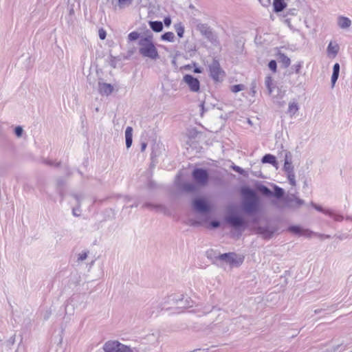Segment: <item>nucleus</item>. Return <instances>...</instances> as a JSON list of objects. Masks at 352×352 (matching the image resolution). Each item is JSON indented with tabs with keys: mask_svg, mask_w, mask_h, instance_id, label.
Wrapping results in <instances>:
<instances>
[{
	"mask_svg": "<svg viewBox=\"0 0 352 352\" xmlns=\"http://www.w3.org/2000/svg\"><path fill=\"white\" fill-rule=\"evenodd\" d=\"M243 196V208L248 214H252L257 211L258 206V197L252 189L245 187L241 189Z\"/></svg>",
	"mask_w": 352,
	"mask_h": 352,
	"instance_id": "obj_1",
	"label": "nucleus"
},
{
	"mask_svg": "<svg viewBox=\"0 0 352 352\" xmlns=\"http://www.w3.org/2000/svg\"><path fill=\"white\" fill-rule=\"evenodd\" d=\"M283 204H279L275 201H273L272 204L276 206V208L280 209H283L285 208L297 209L305 204L304 200L298 198L294 194H288L285 196L283 197Z\"/></svg>",
	"mask_w": 352,
	"mask_h": 352,
	"instance_id": "obj_2",
	"label": "nucleus"
},
{
	"mask_svg": "<svg viewBox=\"0 0 352 352\" xmlns=\"http://www.w3.org/2000/svg\"><path fill=\"white\" fill-rule=\"evenodd\" d=\"M196 30L205 37L209 42L214 43L217 42L218 36L213 29L207 23H202L199 20L195 21Z\"/></svg>",
	"mask_w": 352,
	"mask_h": 352,
	"instance_id": "obj_3",
	"label": "nucleus"
},
{
	"mask_svg": "<svg viewBox=\"0 0 352 352\" xmlns=\"http://www.w3.org/2000/svg\"><path fill=\"white\" fill-rule=\"evenodd\" d=\"M214 257L220 261H224L232 265L239 266L241 265L244 260V257L241 255H238L234 252H229L220 254Z\"/></svg>",
	"mask_w": 352,
	"mask_h": 352,
	"instance_id": "obj_4",
	"label": "nucleus"
},
{
	"mask_svg": "<svg viewBox=\"0 0 352 352\" xmlns=\"http://www.w3.org/2000/svg\"><path fill=\"white\" fill-rule=\"evenodd\" d=\"M105 352H133V350L118 341H109L103 346Z\"/></svg>",
	"mask_w": 352,
	"mask_h": 352,
	"instance_id": "obj_5",
	"label": "nucleus"
},
{
	"mask_svg": "<svg viewBox=\"0 0 352 352\" xmlns=\"http://www.w3.org/2000/svg\"><path fill=\"white\" fill-rule=\"evenodd\" d=\"M210 76L215 81L223 80L225 73L221 69L218 60L213 59L212 63L208 65Z\"/></svg>",
	"mask_w": 352,
	"mask_h": 352,
	"instance_id": "obj_6",
	"label": "nucleus"
},
{
	"mask_svg": "<svg viewBox=\"0 0 352 352\" xmlns=\"http://www.w3.org/2000/svg\"><path fill=\"white\" fill-rule=\"evenodd\" d=\"M194 180L200 186H204L208 184L209 175L203 168H195L192 173Z\"/></svg>",
	"mask_w": 352,
	"mask_h": 352,
	"instance_id": "obj_7",
	"label": "nucleus"
},
{
	"mask_svg": "<svg viewBox=\"0 0 352 352\" xmlns=\"http://www.w3.org/2000/svg\"><path fill=\"white\" fill-rule=\"evenodd\" d=\"M183 80L188 85L191 91L197 92L199 90L200 83L197 78L190 74H186Z\"/></svg>",
	"mask_w": 352,
	"mask_h": 352,
	"instance_id": "obj_8",
	"label": "nucleus"
},
{
	"mask_svg": "<svg viewBox=\"0 0 352 352\" xmlns=\"http://www.w3.org/2000/svg\"><path fill=\"white\" fill-rule=\"evenodd\" d=\"M140 54L145 57L155 59L158 56L155 45H143L140 49Z\"/></svg>",
	"mask_w": 352,
	"mask_h": 352,
	"instance_id": "obj_9",
	"label": "nucleus"
},
{
	"mask_svg": "<svg viewBox=\"0 0 352 352\" xmlns=\"http://www.w3.org/2000/svg\"><path fill=\"white\" fill-rule=\"evenodd\" d=\"M193 208L199 212H207L210 208L205 200L202 199H196L193 201Z\"/></svg>",
	"mask_w": 352,
	"mask_h": 352,
	"instance_id": "obj_10",
	"label": "nucleus"
},
{
	"mask_svg": "<svg viewBox=\"0 0 352 352\" xmlns=\"http://www.w3.org/2000/svg\"><path fill=\"white\" fill-rule=\"evenodd\" d=\"M226 221L235 228H239L245 224V221L242 217L234 214L227 217Z\"/></svg>",
	"mask_w": 352,
	"mask_h": 352,
	"instance_id": "obj_11",
	"label": "nucleus"
},
{
	"mask_svg": "<svg viewBox=\"0 0 352 352\" xmlns=\"http://www.w3.org/2000/svg\"><path fill=\"white\" fill-rule=\"evenodd\" d=\"M257 231L258 233L261 234L264 239H270L273 236L276 229L268 226H260L257 228Z\"/></svg>",
	"mask_w": 352,
	"mask_h": 352,
	"instance_id": "obj_12",
	"label": "nucleus"
},
{
	"mask_svg": "<svg viewBox=\"0 0 352 352\" xmlns=\"http://www.w3.org/2000/svg\"><path fill=\"white\" fill-rule=\"evenodd\" d=\"M98 92L102 96H109L113 91V87L109 83L98 82Z\"/></svg>",
	"mask_w": 352,
	"mask_h": 352,
	"instance_id": "obj_13",
	"label": "nucleus"
},
{
	"mask_svg": "<svg viewBox=\"0 0 352 352\" xmlns=\"http://www.w3.org/2000/svg\"><path fill=\"white\" fill-rule=\"evenodd\" d=\"M138 44H154L152 32L149 30H147L144 32V35L140 36Z\"/></svg>",
	"mask_w": 352,
	"mask_h": 352,
	"instance_id": "obj_14",
	"label": "nucleus"
},
{
	"mask_svg": "<svg viewBox=\"0 0 352 352\" xmlns=\"http://www.w3.org/2000/svg\"><path fill=\"white\" fill-rule=\"evenodd\" d=\"M287 7V3L284 0H274L273 10L276 13L283 12Z\"/></svg>",
	"mask_w": 352,
	"mask_h": 352,
	"instance_id": "obj_15",
	"label": "nucleus"
},
{
	"mask_svg": "<svg viewBox=\"0 0 352 352\" xmlns=\"http://www.w3.org/2000/svg\"><path fill=\"white\" fill-rule=\"evenodd\" d=\"M338 25L342 29H346L351 25V21L349 18L340 16L338 18Z\"/></svg>",
	"mask_w": 352,
	"mask_h": 352,
	"instance_id": "obj_16",
	"label": "nucleus"
},
{
	"mask_svg": "<svg viewBox=\"0 0 352 352\" xmlns=\"http://www.w3.org/2000/svg\"><path fill=\"white\" fill-rule=\"evenodd\" d=\"M339 45H328L327 54L329 58H334L339 52Z\"/></svg>",
	"mask_w": 352,
	"mask_h": 352,
	"instance_id": "obj_17",
	"label": "nucleus"
},
{
	"mask_svg": "<svg viewBox=\"0 0 352 352\" xmlns=\"http://www.w3.org/2000/svg\"><path fill=\"white\" fill-rule=\"evenodd\" d=\"M265 85L267 89L268 95H270V96L272 95L273 89L275 88V86H274L273 79H272V76H267L265 77Z\"/></svg>",
	"mask_w": 352,
	"mask_h": 352,
	"instance_id": "obj_18",
	"label": "nucleus"
},
{
	"mask_svg": "<svg viewBox=\"0 0 352 352\" xmlns=\"http://www.w3.org/2000/svg\"><path fill=\"white\" fill-rule=\"evenodd\" d=\"M278 56V60L279 63H280L285 68H287L289 67V65L291 63L290 58H288L287 56H285L284 54L279 52L277 54Z\"/></svg>",
	"mask_w": 352,
	"mask_h": 352,
	"instance_id": "obj_19",
	"label": "nucleus"
},
{
	"mask_svg": "<svg viewBox=\"0 0 352 352\" xmlns=\"http://www.w3.org/2000/svg\"><path fill=\"white\" fill-rule=\"evenodd\" d=\"M133 129L131 126H127L125 131V139H126V146L127 148L131 147L132 144V137H133Z\"/></svg>",
	"mask_w": 352,
	"mask_h": 352,
	"instance_id": "obj_20",
	"label": "nucleus"
},
{
	"mask_svg": "<svg viewBox=\"0 0 352 352\" xmlns=\"http://www.w3.org/2000/svg\"><path fill=\"white\" fill-rule=\"evenodd\" d=\"M149 25L151 30L155 32H160L163 30V23L160 21H151Z\"/></svg>",
	"mask_w": 352,
	"mask_h": 352,
	"instance_id": "obj_21",
	"label": "nucleus"
},
{
	"mask_svg": "<svg viewBox=\"0 0 352 352\" xmlns=\"http://www.w3.org/2000/svg\"><path fill=\"white\" fill-rule=\"evenodd\" d=\"M339 73H340V65L339 63H336L334 64L333 65V74H332V76H331V84H332V87H334L338 78V76H339Z\"/></svg>",
	"mask_w": 352,
	"mask_h": 352,
	"instance_id": "obj_22",
	"label": "nucleus"
},
{
	"mask_svg": "<svg viewBox=\"0 0 352 352\" xmlns=\"http://www.w3.org/2000/svg\"><path fill=\"white\" fill-rule=\"evenodd\" d=\"M298 10L295 8L289 9L286 14L283 16V21L288 26H290V19L288 18V16H296L297 14Z\"/></svg>",
	"mask_w": 352,
	"mask_h": 352,
	"instance_id": "obj_23",
	"label": "nucleus"
},
{
	"mask_svg": "<svg viewBox=\"0 0 352 352\" xmlns=\"http://www.w3.org/2000/svg\"><path fill=\"white\" fill-rule=\"evenodd\" d=\"M263 163H268L271 164L273 166H276L277 164L276 157L271 154H266L262 158Z\"/></svg>",
	"mask_w": 352,
	"mask_h": 352,
	"instance_id": "obj_24",
	"label": "nucleus"
},
{
	"mask_svg": "<svg viewBox=\"0 0 352 352\" xmlns=\"http://www.w3.org/2000/svg\"><path fill=\"white\" fill-rule=\"evenodd\" d=\"M144 208H154L156 209L157 211L162 212L164 214L168 213V210L165 206L163 205H157V206H153L150 204H145L143 205Z\"/></svg>",
	"mask_w": 352,
	"mask_h": 352,
	"instance_id": "obj_25",
	"label": "nucleus"
},
{
	"mask_svg": "<svg viewBox=\"0 0 352 352\" xmlns=\"http://www.w3.org/2000/svg\"><path fill=\"white\" fill-rule=\"evenodd\" d=\"M298 109L299 108L297 102H291L289 103L288 113L290 114L291 116H293L297 113Z\"/></svg>",
	"mask_w": 352,
	"mask_h": 352,
	"instance_id": "obj_26",
	"label": "nucleus"
},
{
	"mask_svg": "<svg viewBox=\"0 0 352 352\" xmlns=\"http://www.w3.org/2000/svg\"><path fill=\"white\" fill-rule=\"evenodd\" d=\"M283 168L286 173L294 172V166L292 165V161L288 160L287 154H286L285 155V160Z\"/></svg>",
	"mask_w": 352,
	"mask_h": 352,
	"instance_id": "obj_27",
	"label": "nucleus"
},
{
	"mask_svg": "<svg viewBox=\"0 0 352 352\" xmlns=\"http://www.w3.org/2000/svg\"><path fill=\"white\" fill-rule=\"evenodd\" d=\"M174 28H175V32H177V36L179 38H182L184 36V25L181 22H179V23H175L174 25Z\"/></svg>",
	"mask_w": 352,
	"mask_h": 352,
	"instance_id": "obj_28",
	"label": "nucleus"
},
{
	"mask_svg": "<svg viewBox=\"0 0 352 352\" xmlns=\"http://www.w3.org/2000/svg\"><path fill=\"white\" fill-rule=\"evenodd\" d=\"M257 189L259 192H261L263 195L265 196L271 197L273 195L272 191L264 185L258 186Z\"/></svg>",
	"mask_w": 352,
	"mask_h": 352,
	"instance_id": "obj_29",
	"label": "nucleus"
},
{
	"mask_svg": "<svg viewBox=\"0 0 352 352\" xmlns=\"http://www.w3.org/2000/svg\"><path fill=\"white\" fill-rule=\"evenodd\" d=\"M161 39L164 41L173 42L175 38L174 33L172 32H166L161 35Z\"/></svg>",
	"mask_w": 352,
	"mask_h": 352,
	"instance_id": "obj_30",
	"label": "nucleus"
},
{
	"mask_svg": "<svg viewBox=\"0 0 352 352\" xmlns=\"http://www.w3.org/2000/svg\"><path fill=\"white\" fill-rule=\"evenodd\" d=\"M325 214L332 217L336 221H342L343 220V217L341 214H336L330 210L329 211H325Z\"/></svg>",
	"mask_w": 352,
	"mask_h": 352,
	"instance_id": "obj_31",
	"label": "nucleus"
},
{
	"mask_svg": "<svg viewBox=\"0 0 352 352\" xmlns=\"http://www.w3.org/2000/svg\"><path fill=\"white\" fill-rule=\"evenodd\" d=\"M274 192L273 195L276 198L279 199L283 197L284 195V190L282 188L278 187V186H274Z\"/></svg>",
	"mask_w": 352,
	"mask_h": 352,
	"instance_id": "obj_32",
	"label": "nucleus"
},
{
	"mask_svg": "<svg viewBox=\"0 0 352 352\" xmlns=\"http://www.w3.org/2000/svg\"><path fill=\"white\" fill-rule=\"evenodd\" d=\"M138 38H140V34L138 32H132L128 35V39L129 42H134Z\"/></svg>",
	"mask_w": 352,
	"mask_h": 352,
	"instance_id": "obj_33",
	"label": "nucleus"
},
{
	"mask_svg": "<svg viewBox=\"0 0 352 352\" xmlns=\"http://www.w3.org/2000/svg\"><path fill=\"white\" fill-rule=\"evenodd\" d=\"M289 230L293 233L301 234L302 235H307V233L309 232L308 230L301 232V228L298 226H291V227H289Z\"/></svg>",
	"mask_w": 352,
	"mask_h": 352,
	"instance_id": "obj_34",
	"label": "nucleus"
},
{
	"mask_svg": "<svg viewBox=\"0 0 352 352\" xmlns=\"http://www.w3.org/2000/svg\"><path fill=\"white\" fill-rule=\"evenodd\" d=\"M195 189V185L192 183H185L183 184V190L186 192H193Z\"/></svg>",
	"mask_w": 352,
	"mask_h": 352,
	"instance_id": "obj_35",
	"label": "nucleus"
},
{
	"mask_svg": "<svg viewBox=\"0 0 352 352\" xmlns=\"http://www.w3.org/2000/svg\"><path fill=\"white\" fill-rule=\"evenodd\" d=\"M287 173V177L289 182V184L292 186H295L296 185V179H295L294 172H289V173Z\"/></svg>",
	"mask_w": 352,
	"mask_h": 352,
	"instance_id": "obj_36",
	"label": "nucleus"
},
{
	"mask_svg": "<svg viewBox=\"0 0 352 352\" xmlns=\"http://www.w3.org/2000/svg\"><path fill=\"white\" fill-rule=\"evenodd\" d=\"M268 67L273 72H276L277 64H276V60H270L268 64Z\"/></svg>",
	"mask_w": 352,
	"mask_h": 352,
	"instance_id": "obj_37",
	"label": "nucleus"
},
{
	"mask_svg": "<svg viewBox=\"0 0 352 352\" xmlns=\"http://www.w3.org/2000/svg\"><path fill=\"white\" fill-rule=\"evenodd\" d=\"M311 206L314 208L316 210H317L319 212H323L325 214V211H329V210H327V209H323L320 206H318L317 204H316L315 203H314L313 201H311L310 203Z\"/></svg>",
	"mask_w": 352,
	"mask_h": 352,
	"instance_id": "obj_38",
	"label": "nucleus"
},
{
	"mask_svg": "<svg viewBox=\"0 0 352 352\" xmlns=\"http://www.w3.org/2000/svg\"><path fill=\"white\" fill-rule=\"evenodd\" d=\"M89 252H83L82 253H80L78 256L77 261L78 262H82L85 261L87 258Z\"/></svg>",
	"mask_w": 352,
	"mask_h": 352,
	"instance_id": "obj_39",
	"label": "nucleus"
},
{
	"mask_svg": "<svg viewBox=\"0 0 352 352\" xmlns=\"http://www.w3.org/2000/svg\"><path fill=\"white\" fill-rule=\"evenodd\" d=\"M133 0H118V6L120 8H123L125 6L131 4Z\"/></svg>",
	"mask_w": 352,
	"mask_h": 352,
	"instance_id": "obj_40",
	"label": "nucleus"
},
{
	"mask_svg": "<svg viewBox=\"0 0 352 352\" xmlns=\"http://www.w3.org/2000/svg\"><path fill=\"white\" fill-rule=\"evenodd\" d=\"M14 133L17 138H21L23 133V129L21 126H18L14 129Z\"/></svg>",
	"mask_w": 352,
	"mask_h": 352,
	"instance_id": "obj_41",
	"label": "nucleus"
},
{
	"mask_svg": "<svg viewBox=\"0 0 352 352\" xmlns=\"http://www.w3.org/2000/svg\"><path fill=\"white\" fill-rule=\"evenodd\" d=\"M243 88L244 86L243 85H235L231 87V91L234 93H236L243 90Z\"/></svg>",
	"mask_w": 352,
	"mask_h": 352,
	"instance_id": "obj_42",
	"label": "nucleus"
},
{
	"mask_svg": "<svg viewBox=\"0 0 352 352\" xmlns=\"http://www.w3.org/2000/svg\"><path fill=\"white\" fill-rule=\"evenodd\" d=\"M302 62H298L297 64L293 65L292 68L294 69L296 74H299L300 71L302 68Z\"/></svg>",
	"mask_w": 352,
	"mask_h": 352,
	"instance_id": "obj_43",
	"label": "nucleus"
},
{
	"mask_svg": "<svg viewBox=\"0 0 352 352\" xmlns=\"http://www.w3.org/2000/svg\"><path fill=\"white\" fill-rule=\"evenodd\" d=\"M98 36L101 40L105 39L107 36V32L103 28H100L98 30Z\"/></svg>",
	"mask_w": 352,
	"mask_h": 352,
	"instance_id": "obj_44",
	"label": "nucleus"
},
{
	"mask_svg": "<svg viewBox=\"0 0 352 352\" xmlns=\"http://www.w3.org/2000/svg\"><path fill=\"white\" fill-rule=\"evenodd\" d=\"M80 205L77 206V208H74L72 210L73 215L76 217H79L80 215Z\"/></svg>",
	"mask_w": 352,
	"mask_h": 352,
	"instance_id": "obj_45",
	"label": "nucleus"
},
{
	"mask_svg": "<svg viewBox=\"0 0 352 352\" xmlns=\"http://www.w3.org/2000/svg\"><path fill=\"white\" fill-rule=\"evenodd\" d=\"M171 18L168 16H166L164 19V23L166 27H169L171 24Z\"/></svg>",
	"mask_w": 352,
	"mask_h": 352,
	"instance_id": "obj_46",
	"label": "nucleus"
},
{
	"mask_svg": "<svg viewBox=\"0 0 352 352\" xmlns=\"http://www.w3.org/2000/svg\"><path fill=\"white\" fill-rule=\"evenodd\" d=\"M7 343L10 346H12L15 343V335L11 336L7 341Z\"/></svg>",
	"mask_w": 352,
	"mask_h": 352,
	"instance_id": "obj_47",
	"label": "nucleus"
},
{
	"mask_svg": "<svg viewBox=\"0 0 352 352\" xmlns=\"http://www.w3.org/2000/svg\"><path fill=\"white\" fill-rule=\"evenodd\" d=\"M256 83L255 81H253L252 83H251V91L253 95H254L256 94Z\"/></svg>",
	"mask_w": 352,
	"mask_h": 352,
	"instance_id": "obj_48",
	"label": "nucleus"
},
{
	"mask_svg": "<svg viewBox=\"0 0 352 352\" xmlns=\"http://www.w3.org/2000/svg\"><path fill=\"white\" fill-rule=\"evenodd\" d=\"M74 197L78 202V206H80V201L82 199V196L81 195H74Z\"/></svg>",
	"mask_w": 352,
	"mask_h": 352,
	"instance_id": "obj_49",
	"label": "nucleus"
},
{
	"mask_svg": "<svg viewBox=\"0 0 352 352\" xmlns=\"http://www.w3.org/2000/svg\"><path fill=\"white\" fill-rule=\"evenodd\" d=\"M258 1L265 7H267L270 4V0H258Z\"/></svg>",
	"mask_w": 352,
	"mask_h": 352,
	"instance_id": "obj_50",
	"label": "nucleus"
},
{
	"mask_svg": "<svg viewBox=\"0 0 352 352\" xmlns=\"http://www.w3.org/2000/svg\"><path fill=\"white\" fill-rule=\"evenodd\" d=\"M210 224H211L212 227L215 228L220 226V223L218 221H212Z\"/></svg>",
	"mask_w": 352,
	"mask_h": 352,
	"instance_id": "obj_51",
	"label": "nucleus"
},
{
	"mask_svg": "<svg viewBox=\"0 0 352 352\" xmlns=\"http://www.w3.org/2000/svg\"><path fill=\"white\" fill-rule=\"evenodd\" d=\"M233 169L239 173H242L243 171V170L241 167L236 166H234Z\"/></svg>",
	"mask_w": 352,
	"mask_h": 352,
	"instance_id": "obj_52",
	"label": "nucleus"
},
{
	"mask_svg": "<svg viewBox=\"0 0 352 352\" xmlns=\"http://www.w3.org/2000/svg\"><path fill=\"white\" fill-rule=\"evenodd\" d=\"M208 349H195V350H193L192 351H190V352H207Z\"/></svg>",
	"mask_w": 352,
	"mask_h": 352,
	"instance_id": "obj_53",
	"label": "nucleus"
},
{
	"mask_svg": "<svg viewBox=\"0 0 352 352\" xmlns=\"http://www.w3.org/2000/svg\"><path fill=\"white\" fill-rule=\"evenodd\" d=\"M214 253V251L212 250L207 252V256L208 258H212V254Z\"/></svg>",
	"mask_w": 352,
	"mask_h": 352,
	"instance_id": "obj_54",
	"label": "nucleus"
},
{
	"mask_svg": "<svg viewBox=\"0 0 352 352\" xmlns=\"http://www.w3.org/2000/svg\"><path fill=\"white\" fill-rule=\"evenodd\" d=\"M146 147V143H142V145H141V151H144L145 150Z\"/></svg>",
	"mask_w": 352,
	"mask_h": 352,
	"instance_id": "obj_55",
	"label": "nucleus"
},
{
	"mask_svg": "<svg viewBox=\"0 0 352 352\" xmlns=\"http://www.w3.org/2000/svg\"><path fill=\"white\" fill-rule=\"evenodd\" d=\"M194 71L195 73H201V72L199 68H195Z\"/></svg>",
	"mask_w": 352,
	"mask_h": 352,
	"instance_id": "obj_56",
	"label": "nucleus"
},
{
	"mask_svg": "<svg viewBox=\"0 0 352 352\" xmlns=\"http://www.w3.org/2000/svg\"><path fill=\"white\" fill-rule=\"evenodd\" d=\"M321 311H322V309H316L314 311V313L317 314H320Z\"/></svg>",
	"mask_w": 352,
	"mask_h": 352,
	"instance_id": "obj_57",
	"label": "nucleus"
},
{
	"mask_svg": "<svg viewBox=\"0 0 352 352\" xmlns=\"http://www.w3.org/2000/svg\"><path fill=\"white\" fill-rule=\"evenodd\" d=\"M50 314V313H47V314L44 316L45 320L48 319Z\"/></svg>",
	"mask_w": 352,
	"mask_h": 352,
	"instance_id": "obj_58",
	"label": "nucleus"
},
{
	"mask_svg": "<svg viewBox=\"0 0 352 352\" xmlns=\"http://www.w3.org/2000/svg\"><path fill=\"white\" fill-rule=\"evenodd\" d=\"M74 9L73 8H71L70 10H69V14H74Z\"/></svg>",
	"mask_w": 352,
	"mask_h": 352,
	"instance_id": "obj_59",
	"label": "nucleus"
},
{
	"mask_svg": "<svg viewBox=\"0 0 352 352\" xmlns=\"http://www.w3.org/2000/svg\"><path fill=\"white\" fill-rule=\"evenodd\" d=\"M346 219L347 220H351L352 221V217H349V216H347L346 217Z\"/></svg>",
	"mask_w": 352,
	"mask_h": 352,
	"instance_id": "obj_60",
	"label": "nucleus"
},
{
	"mask_svg": "<svg viewBox=\"0 0 352 352\" xmlns=\"http://www.w3.org/2000/svg\"><path fill=\"white\" fill-rule=\"evenodd\" d=\"M172 63H173V64H174V65H175V59H173V60H172Z\"/></svg>",
	"mask_w": 352,
	"mask_h": 352,
	"instance_id": "obj_61",
	"label": "nucleus"
},
{
	"mask_svg": "<svg viewBox=\"0 0 352 352\" xmlns=\"http://www.w3.org/2000/svg\"><path fill=\"white\" fill-rule=\"evenodd\" d=\"M201 109H204V104H201Z\"/></svg>",
	"mask_w": 352,
	"mask_h": 352,
	"instance_id": "obj_62",
	"label": "nucleus"
},
{
	"mask_svg": "<svg viewBox=\"0 0 352 352\" xmlns=\"http://www.w3.org/2000/svg\"><path fill=\"white\" fill-rule=\"evenodd\" d=\"M325 237L329 239V238H330V236L329 235H327Z\"/></svg>",
	"mask_w": 352,
	"mask_h": 352,
	"instance_id": "obj_63",
	"label": "nucleus"
},
{
	"mask_svg": "<svg viewBox=\"0 0 352 352\" xmlns=\"http://www.w3.org/2000/svg\"><path fill=\"white\" fill-rule=\"evenodd\" d=\"M329 45L333 44L332 41H331L329 42Z\"/></svg>",
	"mask_w": 352,
	"mask_h": 352,
	"instance_id": "obj_64",
	"label": "nucleus"
}]
</instances>
